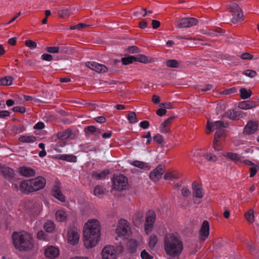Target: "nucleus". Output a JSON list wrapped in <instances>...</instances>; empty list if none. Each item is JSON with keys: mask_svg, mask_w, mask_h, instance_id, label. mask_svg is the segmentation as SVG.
Masks as SVG:
<instances>
[{"mask_svg": "<svg viewBox=\"0 0 259 259\" xmlns=\"http://www.w3.org/2000/svg\"><path fill=\"white\" fill-rule=\"evenodd\" d=\"M101 227L97 220L89 221L85 224L83 231L84 245L87 248L95 246L99 240L101 235Z\"/></svg>", "mask_w": 259, "mask_h": 259, "instance_id": "obj_1", "label": "nucleus"}, {"mask_svg": "<svg viewBox=\"0 0 259 259\" xmlns=\"http://www.w3.org/2000/svg\"><path fill=\"white\" fill-rule=\"evenodd\" d=\"M164 248L166 254L172 257H178L182 252L183 245L177 234L169 233L165 235Z\"/></svg>", "mask_w": 259, "mask_h": 259, "instance_id": "obj_2", "label": "nucleus"}, {"mask_svg": "<svg viewBox=\"0 0 259 259\" xmlns=\"http://www.w3.org/2000/svg\"><path fill=\"white\" fill-rule=\"evenodd\" d=\"M12 238L15 248L20 251H28L33 247V240L30 234L14 232Z\"/></svg>", "mask_w": 259, "mask_h": 259, "instance_id": "obj_3", "label": "nucleus"}, {"mask_svg": "<svg viewBox=\"0 0 259 259\" xmlns=\"http://www.w3.org/2000/svg\"><path fill=\"white\" fill-rule=\"evenodd\" d=\"M75 134L69 128L66 129L63 131L58 132L56 135H54L51 137L52 142H55L59 140L56 144V148L63 147L66 145L65 140H73L75 138Z\"/></svg>", "mask_w": 259, "mask_h": 259, "instance_id": "obj_4", "label": "nucleus"}, {"mask_svg": "<svg viewBox=\"0 0 259 259\" xmlns=\"http://www.w3.org/2000/svg\"><path fill=\"white\" fill-rule=\"evenodd\" d=\"M112 183L114 189L118 191L123 190L127 187V179L123 175H114Z\"/></svg>", "mask_w": 259, "mask_h": 259, "instance_id": "obj_5", "label": "nucleus"}, {"mask_svg": "<svg viewBox=\"0 0 259 259\" xmlns=\"http://www.w3.org/2000/svg\"><path fill=\"white\" fill-rule=\"evenodd\" d=\"M230 12L232 15V21L233 23L243 21V14L242 10L236 3H232L230 5Z\"/></svg>", "mask_w": 259, "mask_h": 259, "instance_id": "obj_6", "label": "nucleus"}, {"mask_svg": "<svg viewBox=\"0 0 259 259\" xmlns=\"http://www.w3.org/2000/svg\"><path fill=\"white\" fill-rule=\"evenodd\" d=\"M115 231L119 237L128 235L130 227L127 221L124 219H120Z\"/></svg>", "mask_w": 259, "mask_h": 259, "instance_id": "obj_7", "label": "nucleus"}, {"mask_svg": "<svg viewBox=\"0 0 259 259\" xmlns=\"http://www.w3.org/2000/svg\"><path fill=\"white\" fill-rule=\"evenodd\" d=\"M155 218L156 214L154 211H148L144 225L145 232L147 234L152 231L153 224L155 221Z\"/></svg>", "mask_w": 259, "mask_h": 259, "instance_id": "obj_8", "label": "nucleus"}, {"mask_svg": "<svg viewBox=\"0 0 259 259\" xmlns=\"http://www.w3.org/2000/svg\"><path fill=\"white\" fill-rule=\"evenodd\" d=\"M85 66L99 73H105L108 71V68L105 65L94 61L86 62Z\"/></svg>", "mask_w": 259, "mask_h": 259, "instance_id": "obj_9", "label": "nucleus"}, {"mask_svg": "<svg viewBox=\"0 0 259 259\" xmlns=\"http://www.w3.org/2000/svg\"><path fill=\"white\" fill-rule=\"evenodd\" d=\"M198 23V20L194 18H183L179 20L177 23V26L178 28H187L196 25Z\"/></svg>", "mask_w": 259, "mask_h": 259, "instance_id": "obj_10", "label": "nucleus"}, {"mask_svg": "<svg viewBox=\"0 0 259 259\" xmlns=\"http://www.w3.org/2000/svg\"><path fill=\"white\" fill-rule=\"evenodd\" d=\"M31 182L32 184L33 192L39 191L44 188L46 184V180L41 176L37 177L35 178L31 179Z\"/></svg>", "mask_w": 259, "mask_h": 259, "instance_id": "obj_11", "label": "nucleus"}, {"mask_svg": "<svg viewBox=\"0 0 259 259\" xmlns=\"http://www.w3.org/2000/svg\"><path fill=\"white\" fill-rule=\"evenodd\" d=\"M116 250L112 246H106L102 250V259H117Z\"/></svg>", "mask_w": 259, "mask_h": 259, "instance_id": "obj_12", "label": "nucleus"}, {"mask_svg": "<svg viewBox=\"0 0 259 259\" xmlns=\"http://www.w3.org/2000/svg\"><path fill=\"white\" fill-rule=\"evenodd\" d=\"M199 239L201 240H205L209 236V222L204 220L199 230Z\"/></svg>", "mask_w": 259, "mask_h": 259, "instance_id": "obj_13", "label": "nucleus"}, {"mask_svg": "<svg viewBox=\"0 0 259 259\" xmlns=\"http://www.w3.org/2000/svg\"><path fill=\"white\" fill-rule=\"evenodd\" d=\"M164 171L163 166L159 165L150 174V179L153 181H157L161 178Z\"/></svg>", "mask_w": 259, "mask_h": 259, "instance_id": "obj_14", "label": "nucleus"}, {"mask_svg": "<svg viewBox=\"0 0 259 259\" xmlns=\"http://www.w3.org/2000/svg\"><path fill=\"white\" fill-rule=\"evenodd\" d=\"M228 123H225L222 121H216L214 122H210L209 120L207 121V128L209 131L210 132L213 131L215 130L222 129L223 127H226L228 126Z\"/></svg>", "mask_w": 259, "mask_h": 259, "instance_id": "obj_15", "label": "nucleus"}, {"mask_svg": "<svg viewBox=\"0 0 259 259\" xmlns=\"http://www.w3.org/2000/svg\"><path fill=\"white\" fill-rule=\"evenodd\" d=\"M193 196L197 199L202 198L204 195V191L200 186L197 182H193L192 184Z\"/></svg>", "mask_w": 259, "mask_h": 259, "instance_id": "obj_16", "label": "nucleus"}, {"mask_svg": "<svg viewBox=\"0 0 259 259\" xmlns=\"http://www.w3.org/2000/svg\"><path fill=\"white\" fill-rule=\"evenodd\" d=\"M243 112L237 109L228 110L225 113V116L231 120H238L242 116Z\"/></svg>", "mask_w": 259, "mask_h": 259, "instance_id": "obj_17", "label": "nucleus"}, {"mask_svg": "<svg viewBox=\"0 0 259 259\" xmlns=\"http://www.w3.org/2000/svg\"><path fill=\"white\" fill-rule=\"evenodd\" d=\"M31 180H24L20 184V190L25 194L33 192Z\"/></svg>", "mask_w": 259, "mask_h": 259, "instance_id": "obj_18", "label": "nucleus"}, {"mask_svg": "<svg viewBox=\"0 0 259 259\" xmlns=\"http://www.w3.org/2000/svg\"><path fill=\"white\" fill-rule=\"evenodd\" d=\"M257 121H249L246 124L243 132L246 134L250 135L253 134L257 130Z\"/></svg>", "mask_w": 259, "mask_h": 259, "instance_id": "obj_19", "label": "nucleus"}, {"mask_svg": "<svg viewBox=\"0 0 259 259\" xmlns=\"http://www.w3.org/2000/svg\"><path fill=\"white\" fill-rule=\"evenodd\" d=\"M79 235L78 232L73 230H70L68 232V241L72 245H75L78 243Z\"/></svg>", "mask_w": 259, "mask_h": 259, "instance_id": "obj_20", "label": "nucleus"}, {"mask_svg": "<svg viewBox=\"0 0 259 259\" xmlns=\"http://www.w3.org/2000/svg\"><path fill=\"white\" fill-rule=\"evenodd\" d=\"M19 172L21 175L25 177L34 176L36 173L35 169L26 166L21 167L19 168Z\"/></svg>", "mask_w": 259, "mask_h": 259, "instance_id": "obj_21", "label": "nucleus"}, {"mask_svg": "<svg viewBox=\"0 0 259 259\" xmlns=\"http://www.w3.org/2000/svg\"><path fill=\"white\" fill-rule=\"evenodd\" d=\"M59 254V249L52 246L48 247L45 252L46 256L50 258H55L57 257Z\"/></svg>", "mask_w": 259, "mask_h": 259, "instance_id": "obj_22", "label": "nucleus"}, {"mask_svg": "<svg viewBox=\"0 0 259 259\" xmlns=\"http://www.w3.org/2000/svg\"><path fill=\"white\" fill-rule=\"evenodd\" d=\"M257 106L255 101L246 100L240 102L238 104V108L243 110H248L255 107Z\"/></svg>", "mask_w": 259, "mask_h": 259, "instance_id": "obj_23", "label": "nucleus"}, {"mask_svg": "<svg viewBox=\"0 0 259 259\" xmlns=\"http://www.w3.org/2000/svg\"><path fill=\"white\" fill-rule=\"evenodd\" d=\"M174 118V116H170L161 123L160 126V131L161 133L166 134L169 132L170 125Z\"/></svg>", "mask_w": 259, "mask_h": 259, "instance_id": "obj_24", "label": "nucleus"}, {"mask_svg": "<svg viewBox=\"0 0 259 259\" xmlns=\"http://www.w3.org/2000/svg\"><path fill=\"white\" fill-rule=\"evenodd\" d=\"M1 171L4 177L6 179L11 181H12L14 180V179H15V174L13 169L10 167H6L3 168Z\"/></svg>", "mask_w": 259, "mask_h": 259, "instance_id": "obj_25", "label": "nucleus"}, {"mask_svg": "<svg viewBox=\"0 0 259 259\" xmlns=\"http://www.w3.org/2000/svg\"><path fill=\"white\" fill-rule=\"evenodd\" d=\"M52 195L61 202H65L64 195L61 191L59 187L55 186L52 190Z\"/></svg>", "mask_w": 259, "mask_h": 259, "instance_id": "obj_26", "label": "nucleus"}, {"mask_svg": "<svg viewBox=\"0 0 259 259\" xmlns=\"http://www.w3.org/2000/svg\"><path fill=\"white\" fill-rule=\"evenodd\" d=\"M137 241L135 239H130L126 243L127 249L130 253H135L137 251Z\"/></svg>", "mask_w": 259, "mask_h": 259, "instance_id": "obj_27", "label": "nucleus"}, {"mask_svg": "<svg viewBox=\"0 0 259 259\" xmlns=\"http://www.w3.org/2000/svg\"><path fill=\"white\" fill-rule=\"evenodd\" d=\"M109 174V170L106 169L101 172L95 171L92 174V177L97 180H103Z\"/></svg>", "mask_w": 259, "mask_h": 259, "instance_id": "obj_28", "label": "nucleus"}, {"mask_svg": "<svg viewBox=\"0 0 259 259\" xmlns=\"http://www.w3.org/2000/svg\"><path fill=\"white\" fill-rule=\"evenodd\" d=\"M18 140L22 143H31L36 141V138L33 136H21Z\"/></svg>", "mask_w": 259, "mask_h": 259, "instance_id": "obj_29", "label": "nucleus"}, {"mask_svg": "<svg viewBox=\"0 0 259 259\" xmlns=\"http://www.w3.org/2000/svg\"><path fill=\"white\" fill-rule=\"evenodd\" d=\"M59 159L70 162H76L77 157L74 155L62 154L59 156Z\"/></svg>", "mask_w": 259, "mask_h": 259, "instance_id": "obj_30", "label": "nucleus"}, {"mask_svg": "<svg viewBox=\"0 0 259 259\" xmlns=\"http://www.w3.org/2000/svg\"><path fill=\"white\" fill-rule=\"evenodd\" d=\"M59 49H60V53L69 55L73 54L75 51L73 48L66 45L61 46L59 47Z\"/></svg>", "mask_w": 259, "mask_h": 259, "instance_id": "obj_31", "label": "nucleus"}, {"mask_svg": "<svg viewBox=\"0 0 259 259\" xmlns=\"http://www.w3.org/2000/svg\"><path fill=\"white\" fill-rule=\"evenodd\" d=\"M44 228L47 232L52 233L55 230V226L54 222L48 221L44 224Z\"/></svg>", "mask_w": 259, "mask_h": 259, "instance_id": "obj_32", "label": "nucleus"}, {"mask_svg": "<svg viewBox=\"0 0 259 259\" xmlns=\"http://www.w3.org/2000/svg\"><path fill=\"white\" fill-rule=\"evenodd\" d=\"M240 97L242 99H247L251 96L252 92L245 88H241L239 91Z\"/></svg>", "mask_w": 259, "mask_h": 259, "instance_id": "obj_33", "label": "nucleus"}, {"mask_svg": "<svg viewBox=\"0 0 259 259\" xmlns=\"http://www.w3.org/2000/svg\"><path fill=\"white\" fill-rule=\"evenodd\" d=\"M13 80V78L10 76H7L4 77L0 78V85H10L12 84Z\"/></svg>", "mask_w": 259, "mask_h": 259, "instance_id": "obj_34", "label": "nucleus"}, {"mask_svg": "<svg viewBox=\"0 0 259 259\" xmlns=\"http://www.w3.org/2000/svg\"><path fill=\"white\" fill-rule=\"evenodd\" d=\"M226 156L233 161H240L241 160V156L237 153L228 152Z\"/></svg>", "mask_w": 259, "mask_h": 259, "instance_id": "obj_35", "label": "nucleus"}, {"mask_svg": "<svg viewBox=\"0 0 259 259\" xmlns=\"http://www.w3.org/2000/svg\"><path fill=\"white\" fill-rule=\"evenodd\" d=\"M254 211H246L244 213V217L246 221L250 224L254 222Z\"/></svg>", "mask_w": 259, "mask_h": 259, "instance_id": "obj_36", "label": "nucleus"}, {"mask_svg": "<svg viewBox=\"0 0 259 259\" xmlns=\"http://www.w3.org/2000/svg\"><path fill=\"white\" fill-rule=\"evenodd\" d=\"M180 63L176 60H168L166 61V65L170 68H179Z\"/></svg>", "mask_w": 259, "mask_h": 259, "instance_id": "obj_37", "label": "nucleus"}, {"mask_svg": "<svg viewBox=\"0 0 259 259\" xmlns=\"http://www.w3.org/2000/svg\"><path fill=\"white\" fill-rule=\"evenodd\" d=\"M158 241V237L155 235H152L149 238V246L150 248H153Z\"/></svg>", "mask_w": 259, "mask_h": 259, "instance_id": "obj_38", "label": "nucleus"}, {"mask_svg": "<svg viewBox=\"0 0 259 259\" xmlns=\"http://www.w3.org/2000/svg\"><path fill=\"white\" fill-rule=\"evenodd\" d=\"M134 56H128L121 59V62L123 65H127L135 62Z\"/></svg>", "mask_w": 259, "mask_h": 259, "instance_id": "obj_39", "label": "nucleus"}, {"mask_svg": "<svg viewBox=\"0 0 259 259\" xmlns=\"http://www.w3.org/2000/svg\"><path fill=\"white\" fill-rule=\"evenodd\" d=\"M135 58V62H140L141 63H147L148 62V59L143 54H138L136 56H134Z\"/></svg>", "mask_w": 259, "mask_h": 259, "instance_id": "obj_40", "label": "nucleus"}, {"mask_svg": "<svg viewBox=\"0 0 259 259\" xmlns=\"http://www.w3.org/2000/svg\"><path fill=\"white\" fill-rule=\"evenodd\" d=\"M56 218L60 222L65 221L66 219V211H56Z\"/></svg>", "mask_w": 259, "mask_h": 259, "instance_id": "obj_41", "label": "nucleus"}, {"mask_svg": "<svg viewBox=\"0 0 259 259\" xmlns=\"http://www.w3.org/2000/svg\"><path fill=\"white\" fill-rule=\"evenodd\" d=\"M127 118L131 123H135L138 121L136 113L134 112H130L127 116Z\"/></svg>", "mask_w": 259, "mask_h": 259, "instance_id": "obj_42", "label": "nucleus"}, {"mask_svg": "<svg viewBox=\"0 0 259 259\" xmlns=\"http://www.w3.org/2000/svg\"><path fill=\"white\" fill-rule=\"evenodd\" d=\"M104 193V189L101 186H97L95 187L94 190V194L97 196H100Z\"/></svg>", "mask_w": 259, "mask_h": 259, "instance_id": "obj_43", "label": "nucleus"}, {"mask_svg": "<svg viewBox=\"0 0 259 259\" xmlns=\"http://www.w3.org/2000/svg\"><path fill=\"white\" fill-rule=\"evenodd\" d=\"M46 50L49 53L57 54L60 53V49L59 47H47Z\"/></svg>", "mask_w": 259, "mask_h": 259, "instance_id": "obj_44", "label": "nucleus"}, {"mask_svg": "<svg viewBox=\"0 0 259 259\" xmlns=\"http://www.w3.org/2000/svg\"><path fill=\"white\" fill-rule=\"evenodd\" d=\"M25 45L31 50H34L37 47V44L30 39L26 40L25 41Z\"/></svg>", "mask_w": 259, "mask_h": 259, "instance_id": "obj_45", "label": "nucleus"}, {"mask_svg": "<svg viewBox=\"0 0 259 259\" xmlns=\"http://www.w3.org/2000/svg\"><path fill=\"white\" fill-rule=\"evenodd\" d=\"M59 15L61 18L67 17L70 14V11L68 9L64 8L61 9L58 12Z\"/></svg>", "mask_w": 259, "mask_h": 259, "instance_id": "obj_46", "label": "nucleus"}, {"mask_svg": "<svg viewBox=\"0 0 259 259\" xmlns=\"http://www.w3.org/2000/svg\"><path fill=\"white\" fill-rule=\"evenodd\" d=\"M225 135V130L223 128L219 129L217 130V132L215 133L214 140V142H215L216 140H218V138H220Z\"/></svg>", "mask_w": 259, "mask_h": 259, "instance_id": "obj_47", "label": "nucleus"}, {"mask_svg": "<svg viewBox=\"0 0 259 259\" xmlns=\"http://www.w3.org/2000/svg\"><path fill=\"white\" fill-rule=\"evenodd\" d=\"M96 128V127L94 125H90V126H87L84 128V131L86 134L94 135Z\"/></svg>", "mask_w": 259, "mask_h": 259, "instance_id": "obj_48", "label": "nucleus"}, {"mask_svg": "<svg viewBox=\"0 0 259 259\" xmlns=\"http://www.w3.org/2000/svg\"><path fill=\"white\" fill-rule=\"evenodd\" d=\"M181 192L184 197H187L191 194V191L187 186H184L181 189Z\"/></svg>", "mask_w": 259, "mask_h": 259, "instance_id": "obj_49", "label": "nucleus"}, {"mask_svg": "<svg viewBox=\"0 0 259 259\" xmlns=\"http://www.w3.org/2000/svg\"><path fill=\"white\" fill-rule=\"evenodd\" d=\"M204 157L209 161L214 162L217 160V157L211 153H207L204 155Z\"/></svg>", "mask_w": 259, "mask_h": 259, "instance_id": "obj_50", "label": "nucleus"}, {"mask_svg": "<svg viewBox=\"0 0 259 259\" xmlns=\"http://www.w3.org/2000/svg\"><path fill=\"white\" fill-rule=\"evenodd\" d=\"M244 74L247 76L252 78L255 76L257 73L254 70L247 69L244 72Z\"/></svg>", "mask_w": 259, "mask_h": 259, "instance_id": "obj_51", "label": "nucleus"}, {"mask_svg": "<svg viewBox=\"0 0 259 259\" xmlns=\"http://www.w3.org/2000/svg\"><path fill=\"white\" fill-rule=\"evenodd\" d=\"M12 110L15 112L23 113L25 112L26 108L23 106H15L12 108Z\"/></svg>", "mask_w": 259, "mask_h": 259, "instance_id": "obj_52", "label": "nucleus"}, {"mask_svg": "<svg viewBox=\"0 0 259 259\" xmlns=\"http://www.w3.org/2000/svg\"><path fill=\"white\" fill-rule=\"evenodd\" d=\"M258 168V166L255 164L250 167V177H253L256 174Z\"/></svg>", "mask_w": 259, "mask_h": 259, "instance_id": "obj_53", "label": "nucleus"}, {"mask_svg": "<svg viewBox=\"0 0 259 259\" xmlns=\"http://www.w3.org/2000/svg\"><path fill=\"white\" fill-rule=\"evenodd\" d=\"M10 116V112L8 110L0 111V118L6 119Z\"/></svg>", "mask_w": 259, "mask_h": 259, "instance_id": "obj_54", "label": "nucleus"}, {"mask_svg": "<svg viewBox=\"0 0 259 259\" xmlns=\"http://www.w3.org/2000/svg\"><path fill=\"white\" fill-rule=\"evenodd\" d=\"M87 26V25L84 23H78L77 25H72L70 27V29L71 30H74V29H80L84 27Z\"/></svg>", "mask_w": 259, "mask_h": 259, "instance_id": "obj_55", "label": "nucleus"}, {"mask_svg": "<svg viewBox=\"0 0 259 259\" xmlns=\"http://www.w3.org/2000/svg\"><path fill=\"white\" fill-rule=\"evenodd\" d=\"M41 58L42 60L47 61H51L53 59L52 55L46 53L42 54L41 56Z\"/></svg>", "mask_w": 259, "mask_h": 259, "instance_id": "obj_56", "label": "nucleus"}, {"mask_svg": "<svg viewBox=\"0 0 259 259\" xmlns=\"http://www.w3.org/2000/svg\"><path fill=\"white\" fill-rule=\"evenodd\" d=\"M141 256L142 259H152L153 256H151L146 250H143L141 253Z\"/></svg>", "mask_w": 259, "mask_h": 259, "instance_id": "obj_57", "label": "nucleus"}, {"mask_svg": "<svg viewBox=\"0 0 259 259\" xmlns=\"http://www.w3.org/2000/svg\"><path fill=\"white\" fill-rule=\"evenodd\" d=\"M160 107H163L164 109H172L174 107L170 102H164L160 103L159 105Z\"/></svg>", "mask_w": 259, "mask_h": 259, "instance_id": "obj_58", "label": "nucleus"}, {"mask_svg": "<svg viewBox=\"0 0 259 259\" xmlns=\"http://www.w3.org/2000/svg\"><path fill=\"white\" fill-rule=\"evenodd\" d=\"M154 141L158 144H161L163 141V137L160 134H157L153 137Z\"/></svg>", "mask_w": 259, "mask_h": 259, "instance_id": "obj_59", "label": "nucleus"}, {"mask_svg": "<svg viewBox=\"0 0 259 259\" xmlns=\"http://www.w3.org/2000/svg\"><path fill=\"white\" fill-rule=\"evenodd\" d=\"M24 99L26 101H33L35 103H37L39 101L38 99H36V98H35L34 97L27 96V95H24Z\"/></svg>", "mask_w": 259, "mask_h": 259, "instance_id": "obj_60", "label": "nucleus"}, {"mask_svg": "<svg viewBox=\"0 0 259 259\" xmlns=\"http://www.w3.org/2000/svg\"><path fill=\"white\" fill-rule=\"evenodd\" d=\"M253 58V55L248 53H243L241 55V58L243 60H251Z\"/></svg>", "mask_w": 259, "mask_h": 259, "instance_id": "obj_61", "label": "nucleus"}, {"mask_svg": "<svg viewBox=\"0 0 259 259\" xmlns=\"http://www.w3.org/2000/svg\"><path fill=\"white\" fill-rule=\"evenodd\" d=\"M45 125L43 122H38L34 126V128L35 130H42L45 128Z\"/></svg>", "mask_w": 259, "mask_h": 259, "instance_id": "obj_62", "label": "nucleus"}, {"mask_svg": "<svg viewBox=\"0 0 259 259\" xmlns=\"http://www.w3.org/2000/svg\"><path fill=\"white\" fill-rule=\"evenodd\" d=\"M166 110L165 109L160 108L156 111V114L159 116H163L165 115Z\"/></svg>", "mask_w": 259, "mask_h": 259, "instance_id": "obj_63", "label": "nucleus"}, {"mask_svg": "<svg viewBox=\"0 0 259 259\" xmlns=\"http://www.w3.org/2000/svg\"><path fill=\"white\" fill-rule=\"evenodd\" d=\"M46 237V235L45 233L42 230L38 231L37 233V238L38 239L44 240Z\"/></svg>", "mask_w": 259, "mask_h": 259, "instance_id": "obj_64", "label": "nucleus"}]
</instances>
